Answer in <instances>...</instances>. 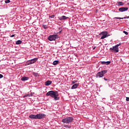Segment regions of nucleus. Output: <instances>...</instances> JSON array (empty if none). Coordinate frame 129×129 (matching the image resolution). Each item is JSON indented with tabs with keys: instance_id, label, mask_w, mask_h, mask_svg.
I'll use <instances>...</instances> for the list:
<instances>
[{
	"instance_id": "nucleus-4",
	"label": "nucleus",
	"mask_w": 129,
	"mask_h": 129,
	"mask_svg": "<svg viewBox=\"0 0 129 129\" xmlns=\"http://www.w3.org/2000/svg\"><path fill=\"white\" fill-rule=\"evenodd\" d=\"M57 39H59V36L57 34L49 35L48 37L49 41H56Z\"/></svg>"
},
{
	"instance_id": "nucleus-24",
	"label": "nucleus",
	"mask_w": 129,
	"mask_h": 129,
	"mask_svg": "<svg viewBox=\"0 0 129 129\" xmlns=\"http://www.w3.org/2000/svg\"><path fill=\"white\" fill-rule=\"evenodd\" d=\"M15 36H16V35L13 34V35H12L10 37L11 38H13V37H14Z\"/></svg>"
},
{
	"instance_id": "nucleus-5",
	"label": "nucleus",
	"mask_w": 129,
	"mask_h": 129,
	"mask_svg": "<svg viewBox=\"0 0 129 129\" xmlns=\"http://www.w3.org/2000/svg\"><path fill=\"white\" fill-rule=\"evenodd\" d=\"M37 61H38V58L35 57L33 59L28 60L26 62V63L27 65H31V64H34V63H36Z\"/></svg>"
},
{
	"instance_id": "nucleus-23",
	"label": "nucleus",
	"mask_w": 129,
	"mask_h": 129,
	"mask_svg": "<svg viewBox=\"0 0 129 129\" xmlns=\"http://www.w3.org/2000/svg\"><path fill=\"white\" fill-rule=\"evenodd\" d=\"M61 33H62V29H60V31L57 32V34H61Z\"/></svg>"
},
{
	"instance_id": "nucleus-15",
	"label": "nucleus",
	"mask_w": 129,
	"mask_h": 129,
	"mask_svg": "<svg viewBox=\"0 0 129 129\" xmlns=\"http://www.w3.org/2000/svg\"><path fill=\"white\" fill-rule=\"evenodd\" d=\"M22 43V41L21 40H18L16 41V45H21Z\"/></svg>"
},
{
	"instance_id": "nucleus-1",
	"label": "nucleus",
	"mask_w": 129,
	"mask_h": 129,
	"mask_svg": "<svg viewBox=\"0 0 129 129\" xmlns=\"http://www.w3.org/2000/svg\"><path fill=\"white\" fill-rule=\"evenodd\" d=\"M46 96H50L52 98H54V100H59L60 97H59V95L57 94V91H49L46 94Z\"/></svg>"
},
{
	"instance_id": "nucleus-18",
	"label": "nucleus",
	"mask_w": 129,
	"mask_h": 129,
	"mask_svg": "<svg viewBox=\"0 0 129 129\" xmlns=\"http://www.w3.org/2000/svg\"><path fill=\"white\" fill-rule=\"evenodd\" d=\"M59 63V61L58 60H55L53 62V65H57Z\"/></svg>"
},
{
	"instance_id": "nucleus-29",
	"label": "nucleus",
	"mask_w": 129,
	"mask_h": 129,
	"mask_svg": "<svg viewBox=\"0 0 129 129\" xmlns=\"http://www.w3.org/2000/svg\"><path fill=\"white\" fill-rule=\"evenodd\" d=\"M118 45L119 46H120V45H121V43H119V44H118Z\"/></svg>"
},
{
	"instance_id": "nucleus-22",
	"label": "nucleus",
	"mask_w": 129,
	"mask_h": 129,
	"mask_svg": "<svg viewBox=\"0 0 129 129\" xmlns=\"http://www.w3.org/2000/svg\"><path fill=\"white\" fill-rule=\"evenodd\" d=\"M43 28H44V29H47V25H43Z\"/></svg>"
},
{
	"instance_id": "nucleus-32",
	"label": "nucleus",
	"mask_w": 129,
	"mask_h": 129,
	"mask_svg": "<svg viewBox=\"0 0 129 129\" xmlns=\"http://www.w3.org/2000/svg\"><path fill=\"white\" fill-rule=\"evenodd\" d=\"M75 83V82H73V84H74Z\"/></svg>"
},
{
	"instance_id": "nucleus-7",
	"label": "nucleus",
	"mask_w": 129,
	"mask_h": 129,
	"mask_svg": "<svg viewBox=\"0 0 129 129\" xmlns=\"http://www.w3.org/2000/svg\"><path fill=\"white\" fill-rule=\"evenodd\" d=\"M128 10V8L127 7H122L119 8V11L122 13V12H126Z\"/></svg>"
},
{
	"instance_id": "nucleus-25",
	"label": "nucleus",
	"mask_w": 129,
	"mask_h": 129,
	"mask_svg": "<svg viewBox=\"0 0 129 129\" xmlns=\"http://www.w3.org/2000/svg\"><path fill=\"white\" fill-rule=\"evenodd\" d=\"M3 77H4V76L2 74H0V79L3 78Z\"/></svg>"
},
{
	"instance_id": "nucleus-16",
	"label": "nucleus",
	"mask_w": 129,
	"mask_h": 129,
	"mask_svg": "<svg viewBox=\"0 0 129 129\" xmlns=\"http://www.w3.org/2000/svg\"><path fill=\"white\" fill-rule=\"evenodd\" d=\"M118 4V6H123L124 5V3H123V2H119L117 3Z\"/></svg>"
},
{
	"instance_id": "nucleus-31",
	"label": "nucleus",
	"mask_w": 129,
	"mask_h": 129,
	"mask_svg": "<svg viewBox=\"0 0 129 129\" xmlns=\"http://www.w3.org/2000/svg\"><path fill=\"white\" fill-rule=\"evenodd\" d=\"M37 74H38L37 73H36L34 75H35L36 76H37Z\"/></svg>"
},
{
	"instance_id": "nucleus-12",
	"label": "nucleus",
	"mask_w": 129,
	"mask_h": 129,
	"mask_svg": "<svg viewBox=\"0 0 129 129\" xmlns=\"http://www.w3.org/2000/svg\"><path fill=\"white\" fill-rule=\"evenodd\" d=\"M102 65H109L110 64V61H101Z\"/></svg>"
},
{
	"instance_id": "nucleus-20",
	"label": "nucleus",
	"mask_w": 129,
	"mask_h": 129,
	"mask_svg": "<svg viewBox=\"0 0 129 129\" xmlns=\"http://www.w3.org/2000/svg\"><path fill=\"white\" fill-rule=\"evenodd\" d=\"M123 33L124 34H125V35H128V32H126V31H123Z\"/></svg>"
},
{
	"instance_id": "nucleus-8",
	"label": "nucleus",
	"mask_w": 129,
	"mask_h": 129,
	"mask_svg": "<svg viewBox=\"0 0 129 129\" xmlns=\"http://www.w3.org/2000/svg\"><path fill=\"white\" fill-rule=\"evenodd\" d=\"M103 74H102V73H101V72H98L96 75L97 78H101V77H103Z\"/></svg>"
},
{
	"instance_id": "nucleus-27",
	"label": "nucleus",
	"mask_w": 129,
	"mask_h": 129,
	"mask_svg": "<svg viewBox=\"0 0 129 129\" xmlns=\"http://www.w3.org/2000/svg\"><path fill=\"white\" fill-rule=\"evenodd\" d=\"M115 46L116 48H118V47L119 46V45H118V44H116Z\"/></svg>"
},
{
	"instance_id": "nucleus-9",
	"label": "nucleus",
	"mask_w": 129,
	"mask_h": 129,
	"mask_svg": "<svg viewBox=\"0 0 129 129\" xmlns=\"http://www.w3.org/2000/svg\"><path fill=\"white\" fill-rule=\"evenodd\" d=\"M68 18L69 17H67L65 16H62L60 17H58V20H59V21H64V20H66L67 19H68Z\"/></svg>"
},
{
	"instance_id": "nucleus-10",
	"label": "nucleus",
	"mask_w": 129,
	"mask_h": 129,
	"mask_svg": "<svg viewBox=\"0 0 129 129\" xmlns=\"http://www.w3.org/2000/svg\"><path fill=\"white\" fill-rule=\"evenodd\" d=\"M102 35H103L102 36V37L100 38L101 40L105 39V38H107V37H108V35H107V33L105 34V33H104V32H103Z\"/></svg>"
},
{
	"instance_id": "nucleus-14",
	"label": "nucleus",
	"mask_w": 129,
	"mask_h": 129,
	"mask_svg": "<svg viewBox=\"0 0 129 129\" xmlns=\"http://www.w3.org/2000/svg\"><path fill=\"white\" fill-rule=\"evenodd\" d=\"M21 80L22 81H26L27 80H29V77H23L22 78H21Z\"/></svg>"
},
{
	"instance_id": "nucleus-3",
	"label": "nucleus",
	"mask_w": 129,
	"mask_h": 129,
	"mask_svg": "<svg viewBox=\"0 0 129 129\" xmlns=\"http://www.w3.org/2000/svg\"><path fill=\"white\" fill-rule=\"evenodd\" d=\"M73 121V117H66L64 119H62V122L63 123H70Z\"/></svg>"
},
{
	"instance_id": "nucleus-19",
	"label": "nucleus",
	"mask_w": 129,
	"mask_h": 129,
	"mask_svg": "<svg viewBox=\"0 0 129 129\" xmlns=\"http://www.w3.org/2000/svg\"><path fill=\"white\" fill-rule=\"evenodd\" d=\"M10 3H11V1H10V0L5 1V3L6 4H10Z\"/></svg>"
},
{
	"instance_id": "nucleus-13",
	"label": "nucleus",
	"mask_w": 129,
	"mask_h": 129,
	"mask_svg": "<svg viewBox=\"0 0 129 129\" xmlns=\"http://www.w3.org/2000/svg\"><path fill=\"white\" fill-rule=\"evenodd\" d=\"M51 84H52V81H47L45 83L46 86H49V85H51Z\"/></svg>"
},
{
	"instance_id": "nucleus-11",
	"label": "nucleus",
	"mask_w": 129,
	"mask_h": 129,
	"mask_svg": "<svg viewBox=\"0 0 129 129\" xmlns=\"http://www.w3.org/2000/svg\"><path fill=\"white\" fill-rule=\"evenodd\" d=\"M78 86H79V84H75L72 86L71 89H76Z\"/></svg>"
},
{
	"instance_id": "nucleus-21",
	"label": "nucleus",
	"mask_w": 129,
	"mask_h": 129,
	"mask_svg": "<svg viewBox=\"0 0 129 129\" xmlns=\"http://www.w3.org/2000/svg\"><path fill=\"white\" fill-rule=\"evenodd\" d=\"M55 17V15H51V16H49V18H51V19H54Z\"/></svg>"
},
{
	"instance_id": "nucleus-17",
	"label": "nucleus",
	"mask_w": 129,
	"mask_h": 129,
	"mask_svg": "<svg viewBox=\"0 0 129 129\" xmlns=\"http://www.w3.org/2000/svg\"><path fill=\"white\" fill-rule=\"evenodd\" d=\"M101 73H102V74L104 76L105 73H107V70L102 71Z\"/></svg>"
},
{
	"instance_id": "nucleus-6",
	"label": "nucleus",
	"mask_w": 129,
	"mask_h": 129,
	"mask_svg": "<svg viewBox=\"0 0 129 129\" xmlns=\"http://www.w3.org/2000/svg\"><path fill=\"white\" fill-rule=\"evenodd\" d=\"M109 51H110V52H112L113 53H118L119 50L118 49V48L114 46H113L112 47L110 48Z\"/></svg>"
},
{
	"instance_id": "nucleus-26",
	"label": "nucleus",
	"mask_w": 129,
	"mask_h": 129,
	"mask_svg": "<svg viewBox=\"0 0 129 129\" xmlns=\"http://www.w3.org/2000/svg\"><path fill=\"white\" fill-rule=\"evenodd\" d=\"M126 101H129V97H126Z\"/></svg>"
},
{
	"instance_id": "nucleus-30",
	"label": "nucleus",
	"mask_w": 129,
	"mask_h": 129,
	"mask_svg": "<svg viewBox=\"0 0 129 129\" xmlns=\"http://www.w3.org/2000/svg\"><path fill=\"white\" fill-rule=\"evenodd\" d=\"M27 96H29V95H27L24 96V97H27Z\"/></svg>"
},
{
	"instance_id": "nucleus-28",
	"label": "nucleus",
	"mask_w": 129,
	"mask_h": 129,
	"mask_svg": "<svg viewBox=\"0 0 129 129\" xmlns=\"http://www.w3.org/2000/svg\"><path fill=\"white\" fill-rule=\"evenodd\" d=\"M104 80H105V81H107L108 79H106L105 78H104Z\"/></svg>"
},
{
	"instance_id": "nucleus-33",
	"label": "nucleus",
	"mask_w": 129,
	"mask_h": 129,
	"mask_svg": "<svg viewBox=\"0 0 129 129\" xmlns=\"http://www.w3.org/2000/svg\"><path fill=\"white\" fill-rule=\"evenodd\" d=\"M70 127H71V126H69V128H70Z\"/></svg>"
},
{
	"instance_id": "nucleus-2",
	"label": "nucleus",
	"mask_w": 129,
	"mask_h": 129,
	"mask_svg": "<svg viewBox=\"0 0 129 129\" xmlns=\"http://www.w3.org/2000/svg\"><path fill=\"white\" fill-rule=\"evenodd\" d=\"M29 118L31 119H42V118H45L46 115L43 113H38L36 115L31 114L29 116Z\"/></svg>"
}]
</instances>
